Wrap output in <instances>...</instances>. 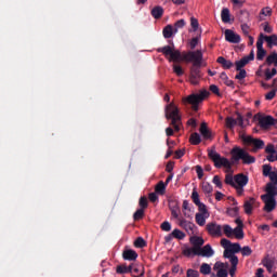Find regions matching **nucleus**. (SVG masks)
<instances>
[{
    "mask_svg": "<svg viewBox=\"0 0 277 277\" xmlns=\"http://www.w3.org/2000/svg\"><path fill=\"white\" fill-rule=\"evenodd\" d=\"M158 53H162L164 57H168L169 62H187L192 63L190 66L188 81L193 85H199L202 79L201 66L203 62V52L202 50H196V52H181V50H176L174 43L172 45H162L161 48H157Z\"/></svg>",
    "mask_w": 277,
    "mask_h": 277,
    "instance_id": "1",
    "label": "nucleus"
},
{
    "mask_svg": "<svg viewBox=\"0 0 277 277\" xmlns=\"http://www.w3.org/2000/svg\"><path fill=\"white\" fill-rule=\"evenodd\" d=\"M230 155L232 159L229 160L225 156H221L215 148L208 149V157L214 162L216 169H221L222 167L232 169L233 164L239 162V160H242L245 164H252L256 161L255 156H252L249 154V151H247V149H243V147H238L237 145L230 149Z\"/></svg>",
    "mask_w": 277,
    "mask_h": 277,
    "instance_id": "2",
    "label": "nucleus"
},
{
    "mask_svg": "<svg viewBox=\"0 0 277 277\" xmlns=\"http://www.w3.org/2000/svg\"><path fill=\"white\" fill-rule=\"evenodd\" d=\"M190 245L193 247H187L183 250V255H186V258H190L192 255H202V246L205 245L203 238L199 236H193L190 238Z\"/></svg>",
    "mask_w": 277,
    "mask_h": 277,
    "instance_id": "3",
    "label": "nucleus"
},
{
    "mask_svg": "<svg viewBox=\"0 0 277 277\" xmlns=\"http://www.w3.org/2000/svg\"><path fill=\"white\" fill-rule=\"evenodd\" d=\"M179 107L174 103H169L166 106V119H171V126L174 128L175 132L181 130V117L179 115Z\"/></svg>",
    "mask_w": 277,
    "mask_h": 277,
    "instance_id": "4",
    "label": "nucleus"
},
{
    "mask_svg": "<svg viewBox=\"0 0 277 277\" xmlns=\"http://www.w3.org/2000/svg\"><path fill=\"white\" fill-rule=\"evenodd\" d=\"M210 92L208 90H201L198 94H189L183 98V103H189L194 111H198L200 103L209 96Z\"/></svg>",
    "mask_w": 277,
    "mask_h": 277,
    "instance_id": "5",
    "label": "nucleus"
},
{
    "mask_svg": "<svg viewBox=\"0 0 277 277\" xmlns=\"http://www.w3.org/2000/svg\"><path fill=\"white\" fill-rule=\"evenodd\" d=\"M206 230L209 234V236L215 237H222L223 236V226L222 224H219L216 221L208 222L206 224Z\"/></svg>",
    "mask_w": 277,
    "mask_h": 277,
    "instance_id": "6",
    "label": "nucleus"
},
{
    "mask_svg": "<svg viewBox=\"0 0 277 277\" xmlns=\"http://www.w3.org/2000/svg\"><path fill=\"white\" fill-rule=\"evenodd\" d=\"M263 176L269 179L272 181L273 186L275 187V196H277V171H273L272 164H263Z\"/></svg>",
    "mask_w": 277,
    "mask_h": 277,
    "instance_id": "7",
    "label": "nucleus"
},
{
    "mask_svg": "<svg viewBox=\"0 0 277 277\" xmlns=\"http://www.w3.org/2000/svg\"><path fill=\"white\" fill-rule=\"evenodd\" d=\"M243 143L248 145H252V151H259V149H263L265 147V141L262 138H254L253 136H241Z\"/></svg>",
    "mask_w": 277,
    "mask_h": 277,
    "instance_id": "8",
    "label": "nucleus"
},
{
    "mask_svg": "<svg viewBox=\"0 0 277 277\" xmlns=\"http://www.w3.org/2000/svg\"><path fill=\"white\" fill-rule=\"evenodd\" d=\"M261 200H263L264 211L267 213H271L277 207V200H273L268 192H266V194H262Z\"/></svg>",
    "mask_w": 277,
    "mask_h": 277,
    "instance_id": "9",
    "label": "nucleus"
},
{
    "mask_svg": "<svg viewBox=\"0 0 277 277\" xmlns=\"http://www.w3.org/2000/svg\"><path fill=\"white\" fill-rule=\"evenodd\" d=\"M250 17V13L248 11H240L239 21L241 22V30L243 35H250V26H248L247 21Z\"/></svg>",
    "mask_w": 277,
    "mask_h": 277,
    "instance_id": "10",
    "label": "nucleus"
},
{
    "mask_svg": "<svg viewBox=\"0 0 277 277\" xmlns=\"http://www.w3.org/2000/svg\"><path fill=\"white\" fill-rule=\"evenodd\" d=\"M180 226H182V228H184L188 233V236L194 237L195 227H196V224L194 222H190L185 217H180Z\"/></svg>",
    "mask_w": 277,
    "mask_h": 277,
    "instance_id": "11",
    "label": "nucleus"
},
{
    "mask_svg": "<svg viewBox=\"0 0 277 277\" xmlns=\"http://www.w3.org/2000/svg\"><path fill=\"white\" fill-rule=\"evenodd\" d=\"M259 124L264 130H267L272 126L277 124V119H274V117H271V115H267L266 117H260Z\"/></svg>",
    "mask_w": 277,
    "mask_h": 277,
    "instance_id": "12",
    "label": "nucleus"
},
{
    "mask_svg": "<svg viewBox=\"0 0 277 277\" xmlns=\"http://www.w3.org/2000/svg\"><path fill=\"white\" fill-rule=\"evenodd\" d=\"M229 264L225 262H215L214 268H216L217 277H228V268Z\"/></svg>",
    "mask_w": 277,
    "mask_h": 277,
    "instance_id": "13",
    "label": "nucleus"
},
{
    "mask_svg": "<svg viewBox=\"0 0 277 277\" xmlns=\"http://www.w3.org/2000/svg\"><path fill=\"white\" fill-rule=\"evenodd\" d=\"M226 41H229L230 43H240L241 37L235 30H232L230 28H227L224 32Z\"/></svg>",
    "mask_w": 277,
    "mask_h": 277,
    "instance_id": "14",
    "label": "nucleus"
},
{
    "mask_svg": "<svg viewBox=\"0 0 277 277\" xmlns=\"http://www.w3.org/2000/svg\"><path fill=\"white\" fill-rule=\"evenodd\" d=\"M234 181L239 185L240 190L245 192V187L249 183V176H246V173H236Z\"/></svg>",
    "mask_w": 277,
    "mask_h": 277,
    "instance_id": "15",
    "label": "nucleus"
},
{
    "mask_svg": "<svg viewBox=\"0 0 277 277\" xmlns=\"http://www.w3.org/2000/svg\"><path fill=\"white\" fill-rule=\"evenodd\" d=\"M261 202H258V200H255V198H249V200L245 201V211L248 215H251V213L253 212V207H260Z\"/></svg>",
    "mask_w": 277,
    "mask_h": 277,
    "instance_id": "16",
    "label": "nucleus"
},
{
    "mask_svg": "<svg viewBox=\"0 0 277 277\" xmlns=\"http://www.w3.org/2000/svg\"><path fill=\"white\" fill-rule=\"evenodd\" d=\"M265 151L267 154L266 156L267 160H269V162H274L276 160L275 145H273V143H269L268 145H266Z\"/></svg>",
    "mask_w": 277,
    "mask_h": 277,
    "instance_id": "17",
    "label": "nucleus"
},
{
    "mask_svg": "<svg viewBox=\"0 0 277 277\" xmlns=\"http://www.w3.org/2000/svg\"><path fill=\"white\" fill-rule=\"evenodd\" d=\"M215 251L212 249L211 245L201 246V258H213Z\"/></svg>",
    "mask_w": 277,
    "mask_h": 277,
    "instance_id": "18",
    "label": "nucleus"
},
{
    "mask_svg": "<svg viewBox=\"0 0 277 277\" xmlns=\"http://www.w3.org/2000/svg\"><path fill=\"white\" fill-rule=\"evenodd\" d=\"M123 260H137L138 253L134 251L133 249H126V251L122 252Z\"/></svg>",
    "mask_w": 277,
    "mask_h": 277,
    "instance_id": "19",
    "label": "nucleus"
},
{
    "mask_svg": "<svg viewBox=\"0 0 277 277\" xmlns=\"http://www.w3.org/2000/svg\"><path fill=\"white\" fill-rule=\"evenodd\" d=\"M233 236H235L237 240H242L245 238L243 223H239V226H235V229H233Z\"/></svg>",
    "mask_w": 277,
    "mask_h": 277,
    "instance_id": "20",
    "label": "nucleus"
},
{
    "mask_svg": "<svg viewBox=\"0 0 277 277\" xmlns=\"http://www.w3.org/2000/svg\"><path fill=\"white\" fill-rule=\"evenodd\" d=\"M216 62L217 64H221L222 68L225 70H229L234 66L233 62H230V60H226L225 56H217Z\"/></svg>",
    "mask_w": 277,
    "mask_h": 277,
    "instance_id": "21",
    "label": "nucleus"
},
{
    "mask_svg": "<svg viewBox=\"0 0 277 277\" xmlns=\"http://www.w3.org/2000/svg\"><path fill=\"white\" fill-rule=\"evenodd\" d=\"M260 37H263L265 41H267V44L269 48L273 45H277V35H260Z\"/></svg>",
    "mask_w": 277,
    "mask_h": 277,
    "instance_id": "22",
    "label": "nucleus"
},
{
    "mask_svg": "<svg viewBox=\"0 0 277 277\" xmlns=\"http://www.w3.org/2000/svg\"><path fill=\"white\" fill-rule=\"evenodd\" d=\"M238 262H239L238 255H233V256H232V262H230L232 266H230V268H229V275H230L232 277H235V273H236V271H237Z\"/></svg>",
    "mask_w": 277,
    "mask_h": 277,
    "instance_id": "23",
    "label": "nucleus"
},
{
    "mask_svg": "<svg viewBox=\"0 0 277 277\" xmlns=\"http://www.w3.org/2000/svg\"><path fill=\"white\" fill-rule=\"evenodd\" d=\"M130 273H132L134 277H140V275H144V268L143 266H134L133 264H130Z\"/></svg>",
    "mask_w": 277,
    "mask_h": 277,
    "instance_id": "24",
    "label": "nucleus"
},
{
    "mask_svg": "<svg viewBox=\"0 0 277 277\" xmlns=\"http://www.w3.org/2000/svg\"><path fill=\"white\" fill-rule=\"evenodd\" d=\"M162 35H163L164 39H170L171 37H173L174 28H173L172 24H168L167 26H164V28L162 30Z\"/></svg>",
    "mask_w": 277,
    "mask_h": 277,
    "instance_id": "25",
    "label": "nucleus"
},
{
    "mask_svg": "<svg viewBox=\"0 0 277 277\" xmlns=\"http://www.w3.org/2000/svg\"><path fill=\"white\" fill-rule=\"evenodd\" d=\"M164 13V10L162 6H154L151 9V15L155 19H160Z\"/></svg>",
    "mask_w": 277,
    "mask_h": 277,
    "instance_id": "26",
    "label": "nucleus"
},
{
    "mask_svg": "<svg viewBox=\"0 0 277 277\" xmlns=\"http://www.w3.org/2000/svg\"><path fill=\"white\" fill-rule=\"evenodd\" d=\"M221 19H222V22H224V24H228L230 22V11H229V9H222Z\"/></svg>",
    "mask_w": 277,
    "mask_h": 277,
    "instance_id": "27",
    "label": "nucleus"
},
{
    "mask_svg": "<svg viewBox=\"0 0 277 277\" xmlns=\"http://www.w3.org/2000/svg\"><path fill=\"white\" fill-rule=\"evenodd\" d=\"M265 192L268 193L269 197L273 200H276V192H275V187H274L273 181H271V183H267V185L265 187Z\"/></svg>",
    "mask_w": 277,
    "mask_h": 277,
    "instance_id": "28",
    "label": "nucleus"
},
{
    "mask_svg": "<svg viewBox=\"0 0 277 277\" xmlns=\"http://www.w3.org/2000/svg\"><path fill=\"white\" fill-rule=\"evenodd\" d=\"M222 228H223V233L225 234L226 238H233L234 229H233V226H230V224H223Z\"/></svg>",
    "mask_w": 277,
    "mask_h": 277,
    "instance_id": "29",
    "label": "nucleus"
},
{
    "mask_svg": "<svg viewBox=\"0 0 277 277\" xmlns=\"http://www.w3.org/2000/svg\"><path fill=\"white\" fill-rule=\"evenodd\" d=\"M200 134H202L203 138H211L212 134L207 127V123H201L200 126Z\"/></svg>",
    "mask_w": 277,
    "mask_h": 277,
    "instance_id": "30",
    "label": "nucleus"
},
{
    "mask_svg": "<svg viewBox=\"0 0 277 277\" xmlns=\"http://www.w3.org/2000/svg\"><path fill=\"white\" fill-rule=\"evenodd\" d=\"M155 192H156L157 194H160V196H163V194H166V192H167V185H166V183H163V181H160V182L156 185Z\"/></svg>",
    "mask_w": 277,
    "mask_h": 277,
    "instance_id": "31",
    "label": "nucleus"
},
{
    "mask_svg": "<svg viewBox=\"0 0 277 277\" xmlns=\"http://www.w3.org/2000/svg\"><path fill=\"white\" fill-rule=\"evenodd\" d=\"M199 211L202 213L205 217V222H207V217H209L210 213H209V210L207 209V205H205V202H201L200 199H199Z\"/></svg>",
    "mask_w": 277,
    "mask_h": 277,
    "instance_id": "32",
    "label": "nucleus"
},
{
    "mask_svg": "<svg viewBox=\"0 0 277 277\" xmlns=\"http://www.w3.org/2000/svg\"><path fill=\"white\" fill-rule=\"evenodd\" d=\"M266 64H268V66H272V64L277 66V52H272L271 54H268L266 58Z\"/></svg>",
    "mask_w": 277,
    "mask_h": 277,
    "instance_id": "33",
    "label": "nucleus"
},
{
    "mask_svg": "<svg viewBox=\"0 0 277 277\" xmlns=\"http://www.w3.org/2000/svg\"><path fill=\"white\" fill-rule=\"evenodd\" d=\"M234 207L230 209H227V213L229 215H237L239 213V207H237L238 202L235 200V198H232Z\"/></svg>",
    "mask_w": 277,
    "mask_h": 277,
    "instance_id": "34",
    "label": "nucleus"
},
{
    "mask_svg": "<svg viewBox=\"0 0 277 277\" xmlns=\"http://www.w3.org/2000/svg\"><path fill=\"white\" fill-rule=\"evenodd\" d=\"M189 141L193 145H199V143H201V136L198 132H193V134H190Z\"/></svg>",
    "mask_w": 277,
    "mask_h": 277,
    "instance_id": "35",
    "label": "nucleus"
},
{
    "mask_svg": "<svg viewBox=\"0 0 277 277\" xmlns=\"http://www.w3.org/2000/svg\"><path fill=\"white\" fill-rule=\"evenodd\" d=\"M225 184L226 185H230V187L236 186V181H235V176H233V173H226L225 175Z\"/></svg>",
    "mask_w": 277,
    "mask_h": 277,
    "instance_id": "36",
    "label": "nucleus"
},
{
    "mask_svg": "<svg viewBox=\"0 0 277 277\" xmlns=\"http://www.w3.org/2000/svg\"><path fill=\"white\" fill-rule=\"evenodd\" d=\"M230 245H228L227 249L224 251L223 255L224 258H228L229 262H233V242L229 241Z\"/></svg>",
    "mask_w": 277,
    "mask_h": 277,
    "instance_id": "37",
    "label": "nucleus"
},
{
    "mask_svg": "<svg viewBox=\"0 0 277 277\" xmlns=\"http://www.w3.org/2000/svg\"><path fill=\"white\" fill-rule=\"evenodd\" d=\"M265 75V79L266 81H269L271 79H273V77H275V75H277V70L276 68H273L271 70V68H266V70L264 71Z\"/></svg>",
    "mask_w": 277,
    "mask_h": 277,
    "instance_id": "38",
    "label": "nucleus"
},
{
    "mask_svg": "<svg viewBox=\"0 0 277 277\" xmlns=\"http://www.w3.org/2000/svg\"><path fill=\"white\" fill-rule=\"evenodd\" d=\"M195 220H196L197 224H199V226H205V224L207 223L205 215L202 214L201 211H199V213H196Z\"/></svg>",
    "mask_w": 277,
    "mask_h": 277,
    "instance_id": "39",
    "label": "nucleus"
},
{
    "mask_svg": "<svg viewBox=\"0 0 277 277\" xmlns=\"http://www.w3.org/2000/svg\"><path fill=\"white\" fill-rule=\"evenodd\" d=\"M172 236L177 240H184V238H186V234H184V232H181V229H173Z\"/></svg>",
    "mask_w": 277,
    "mask_h": 277,
    "instance_id": "40",
    "label": "nucleus"
},
{
    "mask_svg": "<svg viewBox=\"0 0 277 277\" xmlns=\"http://www.w3.org/2000/svg\"><path fill=\"white\" fill-rule=\"evenodd\" d=\"M138 205H140L142 211H144V213H145V209L148 208V198H146V196H141V198L138 200Z\"/></svg>",
    "mask_w": 277,
    "mask_h": 277,
    "instance_id": "41",
    "label": "nucleus"
},
{
    "mask_svg": "<svg viewBox=\"0 0 277 277\" xmlns=\"http://www.w3.org/2000/svg\"><path fill=\"white\" fill-rule=\"evenodd\" d=\"M212 268L210 266V264H207V262H203V264H201L200 266V273H202L203 275H210Z\"/></svg>",
    "mask_w": 277,
    "mask_h": 277,
    "instance_id": "42",
    "label": "nucleus"
},
{
    "mask_svg": "<svg viewBox=\"0 0 277 277\" xmlns=\"http://www.w3.org/2000/svg\"><path fill=\"white\" fill-rule=\"evenodd\" d=\"M201 188L205 194H208V196H210L213 192V187L210 183H202Z\"/></svg>",
    "mask_w": 277,
    "mask_h": 277,
    "instance_id": "43",
    "label": "nucleus"
},
{
    "mask_svg": "<svg viewBox=\"0 0 277 277\" xmlns=\"http://www.w3.org/2000/svg\"><path fill=\"white\" fill-rule=\"evenodd\" d=\"M225 123H226V128H228L229 130H233V128L237 126V121L236 119H233V117H227L225 119Z\"/></svg>",
    "mask_w": 277,
    "mask_h": 277,
    "instance_id": "44",
    "label": "nucleus"
},
{
    "mask_svg": "<svg viewBox=\"0 0 277 277\" xmlns=\"http://www.w3.org/2000/svg\"><path fill=\"white\" fill-rule=\"evenodd\" d=\"M181 209H179V207H171V214L173 215V217H175L179 221V224H181Z\"/></svg>",
    "mask_w": 277,
    "mask_h": 277,
    "instance_id": "45",
    "label": "nucleus"
},
{
    "mask_svg": "<svg viewBox=\"0 0 277 277\" xmlns=\"http://www.w3.org/2000/svg\"><path fill=\"white\" fill-rule=\"evenodd\" d=\"M192 199H193V202H194V203L198 207V209H199L200 196H199L197 189H193Z\"/></svg>",
    "mask_w": 277,
    "mask_h": 277,
    "instance_id": "46",
    "label": "nucleus"
},
{
    "mask_svg": "<svg viewBox=\"0 0 277 277\" xmlns=\"http://www.w3.org/2000/svg\"><path fill=\"white\" fill-rule=\"evenodd\" d=\"M245 66H247V56H242V60L236 62V70L240 72V70L245 68Z\"/></svg>",
    "mask_w": 277,
    "mask_h": 277,
    "instance_id": "47",
    "label": "nucleus"
},
{
    "mask_svg": "<svg viewBox=\"0 0 277 277\" xmlns=\"http://www.w3.org/2000/svg\"><path fill=\"white\" fill-rule=\"evenodd\" d=\"M117 273H131V265L127 266L126 264H120L117 266Z\"/></svg>",
    "mask_w": 277,
    "mask_h": 277,
    "instance_id": "48",
    "label": "nucleus"
},
{
    "mask_svg": "<svg viewBox=\"0 0 277 277\" xmlns=\"http://www.w3.org/2000/svg\"><path fill=\"white\" fill-rule=\"evenodd\" d=\"M145 215V211H143L142 207H140V209H136V211H134V220H142Z\"/></svg>",
    "mask_w": 277,
    "mask_h": 277,
    "instance_id": "49",
    "label": "nucleus"
},
{
    "mask_svg": "<svg viewBox=\"0 0 277 277\" xmlns=\"http://www.w3.org/2000/svg\"><path fill=\"white\" fill-rule=\"evenodd\" d=\"M265 55H266V50H265V48H263V43H262L260 51L256 52V60H259L261 62L264 60Z\"/></svg>",
    "mask_w": 277,
    "mask_h": 277,
    "instance_id": "50",
    "label": "nucleus"
},
{
    "mask_svg": "<svg viewBox=\"0 0 277 277\" xmlns=\"http://www.w3.org/2000/svg\"><path fill=\"white\" fill-rule=\"evenodd\" d=\"M134 247L143 249L144 247H146V240H144V238H136V240L134 241Z\"/></svg>",
    "mask_w": 277,
    "mask_h": 277,
    "instance_id": "51",
    "label": "nucleus"
},
{
    "mask_svg": "<svg viewBox=\"0 0 277 277\" xmlns=\"http://www.w3.org/2000/svg\"><path fill=\"white\" fill-rule=\"evenodd\" d=\"M173 72H175L177 77H182L184 75L182 66H179L177 64H173Z\"/></svg>",
    "mask_w": 277,
    "mask_h": 277,
    "instance_id": "52",
    "label": "nucleus"
},
{
    "mask_svg": "<svg viewBox=\"0 0 277 277\" xmlns=\"http://www.w3.org/2000/svg\"><path fill=\"white\" fill-rule=\"evenodd\" d=\"M241 251V247L239 242H232V255H236V253H239Z\"/></svg>",
    "mask_w": 277,
    "mask_h": 277,
    "instance_id": "53",
    "label": "nucleus"
},
{
    "mask_svg": "<svg viewBox=\"0 0 277 277\" xmlns=\"http://www.w3.org/2000/svg\"><path fill=\"white\" fill-rule=\"evenodd\" d=\"M185 24V19H177L174 24V32H179V28H184Z\"/></svg>",
    "mask_w": 277,
    "mask_h": 277,
    "instance_id": "54",
    "label": "nucleus"
},
{
    "mask_svg": "<svg viewBox=\"0 0 277 277\" xmlns=\"http://www.w3.org/2000/svg\"><path fill=\"white\" fill-rule=\"evenodd\" d=\"M196 173L199 180H202L205 176L203 167L201 164H196Z\"/></svg>",
    "mask_w": 277,
    "mask_h": 277,
    "instance_id": "55",
    "label": "nucleus"
},
{
    "mask_svg": "<svg viewBox=\"0 0 277 277\" xmlns=\"http://www.w3.org/2000/svg\"><path fill=\"white\" fill-rule=\"evenodd\" d=\"M186 277H199V271L195 268H188Z\"/></svg>",
    "mask_w": 277,
    "mask_h": 277,
    "instance_id": "56",
    "label": "nucleus"
},
{
    "mask_svg": "<svg viewBox=\"0 0 277 277\" xmlns=\"http://www.w3.org/2000/svg\"><path fill=\"white\" fill-rule=\"evenodd\" d=\"M263 265L267 268L269 273H272L274 266L272 260H263Z\"/></svg>",
    "mask_w": 277,
    "mask_h": 277,
    "instance_id": "57",
    "label": "nucleus"
},
{
    "mask_svg": "<svg viewBox=\"0 0 277 277\" xmlns=\"http://www.w3.org/2000/svg\"><path fill=\"white\" fill-rule=\"evenodd\" d=\"M160 226H161L162 230H171V228H172V224L168 220H164V222H162V224H160Z\"/></svg>",
    "mask_w": 277,
    "mask_h": 277,
    "instance_id": "58",
    "label": "nucleus"
},
{
    "mask_svg": "<svg viewBox=\"0 0 277 277\" xmlns=\"http://www.w3.org/2000/svg\"><path fill=\"white\" fill-rule=\"evenodd\" d=\"M190 26L193 27V30H198L199 22L196 17H190Z\"/></svg>",
    "mask_w": 277,
    "mask_h": 277,
    "instance_id": "59",
    "label": "nucleus"
},
{
    "mask_svg": "<svg viewBox=\"0 0 277 277\" xmlns=\"http://www.w3.org/2000/svg\"><path fill=\"white\" fill-rule=\"evenodd\" d=\"M212 183H214V185L219 187V189H222L223 183L220 176H214Z\"/></svg>",
    "mask_w": 277,
    "mask_h": 277,
    "instance_id": "60",
    "label": "nucleus"
},
{
    "mask_svg": "<svg viewBox=\"0 0 277 277\" xmlns=\"http://www.w3.org/2000/svg\"><path fill=\"white\" fill-rule=\"evenodd\" d=\"M199 43V39L198 37H193V39H190V51H195V48L198 45Z\"/></svg>",
    "mask_w": 277,
    "mask_h": 277,
    "instance_id": "61",
    "label": "nucleus"
},
{
    "mask_svg": "<svg viewBox=\"0 0 277 277\" xmlns=\"http://www.w3.org/2000/svg\"><path fill=\"white\" fill-rule=\"evenodd\" d=\"M235 121H237L236 124L240 126V128H243V126H245L243 117H242V115H240V113H237V117H236Z\"/></svg>",
    "mask_w": 277,
    "mask_h": 277,
    "instance_id": "62",
    "label": "nucleus"
},
{
    "mask_svg": "<svg viewBox=\"0 0 277 277\" xmlns=\"http://www.w3.org/2000/svg\"><path fill=\"white\" fill-rule=\"evenodd\" d=\"M247 77V70H245V68H241V70L238 72V75H236V79H246Z\"/></svg>",
    "mask_w": 277,
    "mask_h": 277,
    "instance_id": "63",
    "label": "nucleus"
},
{
    "mask_svg": "<svg viewBox=\"0 0 277 277\" xmlns=\"http://www.w3.org/2000/svg\"><path fill=\"white\" fill-rule=\"evenodd\" d=\"M241 253H242V255H252L251 247H242Z\"/></svg>",
    "mask_w": 277,
    "mask_h": 277,
    "instance_id": "64",
    "label": "nucleus"
}]
</instances>
